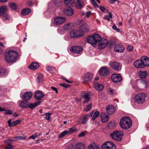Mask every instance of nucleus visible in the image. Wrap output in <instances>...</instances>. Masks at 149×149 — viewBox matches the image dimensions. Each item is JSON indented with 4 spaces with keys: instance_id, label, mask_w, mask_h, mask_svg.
<instances>
[{
    "instance_id": "25",
    "label": "nucleus",
    "mask_w": 149,
    "mask_h": 149,
    "mask_svg": "<svg viewBox=\"0 0 149 149\" xmlns=\"http://www.w3.org/2000/svg\"><path fill=\"white\" fill-rule=\"evenodd\" d=\"M94 88L97 91L102 90L104 88L103 85L97 82H95L93 84Z\"/></svg>"
},
{
    "instance_id": "12",
    "label": "nucleus",
    "mask_w": 149,
    "mask_h": 149,
    "mask_svg": "<svg viewBox=\"0 0 149 149\" xmlns=\"http://www.w3.org/2000/svg\"><path fill=\"white\" fill-rule=\"evenodd\" d=\"M115 52H123L125 50L124 47L121 44H116L114 47Z\"/></svg>"
},
{
    "instance_id": "5",
    "label": "nucleus",
    "mask_w": 149,
    "mask_h": 149,
    "mask_svg": "<svg viewBox=\"0 0 149 149\" xmlns=\"http://www.w3.org/2000/svg\"><path fill=\"white\" fill-rule=\"evenodd\" d=\"M7 8L6 6H3L0 7V16H3V20L6 21L10 19L9 16L7 14Z\"/></svg>"
},
{
    "instance_id": "6",
    "label": "nucleus",
    "mask_w": 149,
    "mask_h": 149,
    "mask_svg": "<svg viewBox=\"0 0 149 149\" xmlns=\"http://www.w3.org/2000/svg\"><path fill=\"white\" fill-rule=\"evenodd\" d=\"M146 95L143 93L140 94L135 96L134 98L135 101L139 104H141L144 101Z\"/></svg>"
},
{
    "instance_id": "24",
    "label": "nucleus",
    "mask_w": 149,
    "mask_h": 149,
    "mask_svg": "<svg viewBox=\"0 0 149 149\" xmlns=\"http://www.w3.org/2000/svg\"><path fill=\"white\" fill-rule=\"evenodd\" d=\"M138 75L141 78L145 79L148 75V73L146 70H140L139 72Z\"/></svg>"
},
{
    "instance_id": "64",
    "label": "nucleus",
    "mask_w": 149,
    "mask_h": 149,
    "mask_svg": "<svg viewBox=\"0 0 149 149\" xmlns=\"http://www.w3.org/2000/svg\"><path fill=\"white\" fill-rule=\"evenodd\" d=\"M104 18L105 19L108 21H109L110 20V19L109 18V17L107 15H105L104 16Z\"/></svg>"
},
{
    "instance_id": "38",
    "label": "nucleus",
    "mask_w": 149,
    "mask_h": 149,
    "mask_svg": "<svg viewBox=\"0 0 149 149\" xmlns=\"http://www.w3.org/2000/svg\"><path fill=\"white\" fill-rule=\"evenodd\" d=\"M67 134H68V132L67 130H65L59 134L58 138L59 139H61Z\"/></svg>"
},
{
    "instance_id": "41",
    "label": "nucleus",
    "mask_w": 149,
    "mask_h": 149,
    "mask_svg": "<svg viewBox=\"0 0 149 149\" xmlns=\"http://www.w3.org/2000/svg\"><path fill=\"white\" fill-rule=\"evenodd\" d=\"M88 149H99V147L95 144H91L88 146Z\"/></svg>"
},
{
    "instance_id": "15",
    "label": "nucleus",
    "mask_w": 149,
    "mask_h": 149,
    "mask_svg": "<svg viewBox=\"0 0 149 149\" xmlns=\"http://www.w3.org/2000/svg\"><path fill=\"white\" fill-rule=\"evenodd\" d=\"M134 66L136 68H143L145 67V64L140 60H137L134 63Z\"/></svg>"
},
{
    "instance_id": "49",
    "label": "nucleus",
    "mask_w": 149,
    "mask_h": 149,
    "mask_svg": "<svg viewBox=\"0 0 149 149\" xmlns=\"http://www.w3.org/2000/svg\"><path fill=\"white\" fill-rule=\"evenodd\" d=\"M52 113H46L45 115L46 116L45 119H47L48 121H49L50 120V117L51 116Z\"/></svg>"
},
{
    "instance_id": "30",
    "label": "nucleus",
    "mask_w": 149,
    "mask_h": 149,
    "mask_svg": "<svg viewBox=\"0 0 149 149\" xmlns=\"http://www.w3.org/2000/svg\"><path fill=\"white\" fill-rule=\"evenodd\" d=\"M27 101L25 100H22L19 104V106L22 108H26L28 107V104H27L26 103Z\"/></svg>"
},
{
    "instance_id": "36",
    "label": "nucleus",
    "mask_w": 149,
    "mask_h": 149,
    "mask_svg": "<svg viewBox=\"0 0 149 149\" xmlns=\"http://www.w3.org/2000/svg\"><path fill=\"white\" fill-rule=\"evenodd\" d=\"M70 24L68 23L63 26V29L65 31H68L70 29Z\"/></svg>"
},
{
    "instance_id": "29",
    "label": "nucleus",
    "mask_w": 149,
    "mask_h": 149,
    "mask_svg": "<svg viewBox=\"0 0 149 149\" xmlns=\"http://www.w3.org/2000/svg\"><path fill=\"white\" fill-rule=\"evenodd\" d=\"M31 11L30 9L26 8L22 10L21 12V15H28L30 13Z\"/></svg>"
},
{
    "instance_id": "9",
    "label": "nucleus",
    "mask_w": 149,
    "mask_h": 149,
    "mask_svg": "<svg viewBox=\"0 0 149 149\" xmlns=\"http://www.w3.org/2000/svg\"><path fill=\"white\" fill-rule=\"evenodd\" d=\"M66 21L65 17H57L54 19V23L56 25H58Z\"/></svg>"
},
{
    "instance_id": "51",
    "label": "nucleus",
    "mask_w": 149,
    "mask_h": 149,
    "mask_svg": "<svg viewBox=\"0 0 149 149\" xmlns=\"http://www.w3.org/2000/svg\"><path fill=\"white\" fill-rule=\"evenodd\" d=\"M5 115L6 114H13V111L10 110H6L5 109Z\"/></svg>"
},
{
    "instance_id": "53",
    "label": "nucleus",
    "mask_w": 149,
    "mask_h": 149,
    "mask_svg": "<svg viewBox=\"0 0 149 149\" xmlns=\"http://www.w3.org/2000/svg\"><path fill=\"white\" fill-rule=\"evenodd\" d=\"M59 85L60 86H62L63 87H65V88H68L70 86L69 85H68V84H67L65 83H60L59 84Z\"/></svg>"
},
{
    "instance_id": "37",
    "label": "nucleus",
    "mask_w": 149,
    "mask_h": 149,
    "mask_svg": "<svg viewBox=\"0 0 149 149\" xmlns=\"http://www.w3.org/2000/svg\"><path fill=\"white\" fill-rule=\"evenodd\" d=\"M44 76L42 74H40L38 77L37 82L38 83L42 81Z\"/></svg>"
},
{
    "instance_id": "26",
    "label": "nucleus",
    "mask_w": 149,
    "mask_h": 149,
    "mask_svg": "<svg viewBox=\"0 0 149 149\" xmlns=\"http://www.w3.org/2000/svg\"><path fill=\"white\" fill-rule=\"evenodd\" d=\"M88 115H84L82 116L80 118L79 122L81 123H85L88 120Z\"/></svg>"
},
{
    "instance_id": "3",
    "label": "nucleus",
    "mask_w": 149,
    "mask_h": 149,
    "mask_svg": "<svg viewBox=\"0 0 149 149\" xmlns=\"http://www.w3.org/2000/svg\"><path fill=\"white\" fill-rule=\"evenodd\" d=\"M132 121L128 117H122L120 119L119 124L121 127L124 130L129 129L132 126Z\"/></svg>"
},
{
    "instance_id": "31",
    "label": "nucleus",
    "mask_w": 149,
    "mask_h": 149,
    "mask_svg": "<svg viewBox=\"0 0 149 149\" xmlns=\"http://www.w3.org/2000/svg\"><path fill=\"white\" fill-rule=\"evenodd\" d=\"M104 116H102V114L101 115V121L103 123H106L108 121L109 119V117L108 116L103 115Z\"/></svg>"
},
{
    "instance_id": "17",
    "label": "nucleus",
    "mask_w": 149,
    "mask_h": 149,
    "mask_svg": "<svg viewBox=\"0 0 149 149\" xmlns=\"http://www.w3.org/2000/svg\"><path fill=\"white\" fill-rule=\"evenodd\" d=\"M33 93L31 92H26L22 95V99L28 101L32 97Z\"/></svg>"
},
{
    "instance_id": "43",
    "label": "nucleus",
    "mask_w": 149,
    "mask_h": 149,
    "mask_svg": "<svg viewBox=\"0 0 149 149\" xmlns=\"http://www.w3.org/2000/svg\"><path fill=\"white\" fill-rule=\"evenodd\" d=\"M76 129L74 127L71 128L69 129V130L67 131L68 134H71V133L74 132L76 131Z\"/></svg>"
},
{
    "instance_id": "32",
    "label": "nucleus",
    "mask_w": 149,
    "mask_h": 149,
    "mask_svg": "<svg viewBox=\"0 0 149 149\" xmlns=\"http://www.w3.org/2000/svg\"><path fill=\"white\" fill-rule=\"evenodd\" d=\"M83 97L85 98V100L84 101V103H87L89 101L90 98L89 97L88 93H84L83 95Z\"/></svg>"
},
{
    "instance_id": "28",
    "label": "nucleus",
    "mask_w": 149,
    "mask_h": 149,
    "mask_svg": "<svg viewBox=\"0 0 149 149\" xmlns=\"http://www.w3.org/2000/svg\"><path fill=\"white\" fill-rule=\"evenodd\" d=\"M39 66L38 63L33 62L29 66L28 68L31 70H34L36 69Z\"/></svg>"
},
{
    "instance_id": "59",
    "label": "nucleus",
    "mask_w": 149,
    "mask_h": 149,
    "mask_svg": "<svg viewBox=\"0 0 149 149\" xmlns=\"http://www.w3.org/2000/svg\"><path fill=\"white\" fill-rule=\"evenodd\" d=\"M51 88L52 90H53V91L56 92V93H58V91L57 89L56 88L52 86L51 87Z\"/></svg>"
},
{
    "instance_id": "61",
    "label": "nucleus",
    "mask_w": 149,
    "mask_h": 149,
    "mask_svg": "<svg viewBox=\"0 0 149 149\" xmlns=\"http://www.w3.org/2000/svg\"><path fill=\"white\" fill-rule=\"evenodd\" d=\"M37 137L38 136L37 135H32L31 136H30L29 138L35 139L36 138H37Z\"/></svg>"
},
{
    "instance_id": "16",
    "label": "nucleus",
    "mask_w": 149,
    "mask_h": 149,
    "mask_svg": "<svg viewBox=\"0 0 149 149\" xmlns=\"http://www.w3.org/2000/svg\"><path fill=\"white\" fill-rule=\"evenodd\" d=\"M79 30L82 33V35L83 36L84 32L88 31L89 29L87 25L85 23L83 24L80 26Z\"/></svg>"
},
{
    "instance_id": "40",
    "label": "nucleus",
    "mask_w": 149,
    "mask_h": 149,
    "mask_svg": "<svg viewBox=\"0 0 149 149\" xmlns=\"http://www.w3.org/2000/svg\"><path fill=\"white\" fill-rule=\"evenodd\" d=\"M10 7L12 10H16L17 8V6L15 3H10Z\"/></svg>"
},
{
    "instance_id": "14",
    "label": "nucleus",
    "mask_w": 149,
    "mask_h": 149,
    "mask_svg": "<svg viewBox=\"0 0 149 149\" xmlns=\"http://www.w3.org/2000/svg\"><path fill=\"white\" fill-rule=\"evenodd\" d=\"M110 66L113 68L115 70L119 71L120 70L121 67L120 64L116 62H111L110 64Z\"/></svg>"
},
{
    "instance_id": "46",
    "label": "nucleus",
    "mask_w": 149,
    "mask_h": 149,
    "mask_svg": "<svg viewBox=\"0 0 149 149\" xmlns=\"http://www.w3.org/2000/svg\"><path fill=\"white\" fill-rule=\"evenodd\" d=\"M115 91L114 90L111 88H109L108 90V93L109 94L113 95L114 94Z\"/></svg>"
},
{
    "instance_id": "62",
    "label": "nucleus",
    "mask_w": 149,
    "mask_h": 149,
    "mask_svg": "<svg viewBox=\"0 0 149 149\" xmlns=\"http://www.w3.org/2000/svg\"><path fill=\"white\" fill-rule=\"evenodd\" d=\"M100 10L103 12H104V10H105V8L104 7L102 6H100Z\"/></svg>"
},
{
    "instance_id": "58",
    "label": "nucleus",
    "mask_w": 149,
    "mask_h": 149,
    "mask_svg": "<svg viewBox=\"0 0 149 149\" xmlns=\"http://www.w3.org/2000/svg\"><path fill=\"white\" fill-rule=\"evenodd\" d=\"M67 149H76L75 147L72 145H70L68 146Z\"/></svg>"
},
{
    "instance_id": "50",
    "label": "nucleus",
    "mask_w": 149,
    "mask_h": 149,
    "mask_svg": "<svg viewBox=\"0 0 149 149\" xmlns=\"http://www.w3.org/2000/svg\"><path fill=\"white\" fill-rule=\"evenodd\" d=\"M87 133L86 131H84L81 132L78 135L79 137H82L84 136Z\"/></svg>"
},
{
    "instance_id": "60",
    "label": "nucleus",
    "mask_w": 149,
    "mask_h": 149,
    "mask_svg": "<svg viewBox=\"0 0 149 149\" xmlns=\"http://www.w3.org/2000/svg\"><path fill=\"white\" fill-rule=\"evenodd\" d=\"M91 13V11H88L87 12L86 14V16L87 17H90Z\"/></svg>"
},
{
    "instance_id": "48",
    "label": "nucleus",
    "mask_w": 149,
    "mask_h": 149,
    "mask_svg": "<svg viewBox=\"0 0 149 149\" xmlns=\"http://www.w3.org/2000/svg\"><path fill=\"white\" fill-rule=\"evenodd\" d=\"M61 2V0H54L53 1V3L55 5H59Z\"/></svg>"
},
{
    "instance_id": "2",
    "label": "nucleus",
    "mask_w": 149,
    "mask_h": 149,
    "mask_svg": "<svg viewBox=\"0 0 149 149\" xmlns=\"http://www.w3.org/2000/svg\"><path fill=\"white\" fill-rule=\"evenodd\" d=\"M17 52L14 50H10L5 53V59L8 63H13L17 61Z\"/></svg>"
},
{
    "instance_id": "39",
    "label": "nucleus",
    "mask_w": 149,
    "mask_h": 149,
    "mask_svg": "<svg viewBox=\"0 0 149 149\" xmlns=\"http://www.w3.org/2000/svg\"><path fill=\"white\" fill-rule=\"evenodd\" d=\"M115 126V123L114 122H110L108 124V126L109 128L111 129L113 128Z\"/></svg>"
},
{
    "instance_id": "52",
    "label": "nucleus",
    "mask_w": 149,
    "mask_h": 149,
    "mask_svg": "<svg viewBox=\"0 0 149 149\" xmlns=\"http://www.w3.org/2000/svg\"><path fill=\"white\" fill-rule=\"evenodd\" d=\"M102 149H116V148H113V149H112L110 147H108L106 146H103V144L102 146Z\"/></svg>"
},
{
    "instance_id": "8",
    "label": "nucleus",
    "mask_w": 149,
    "mask_h": 149,
    "mask_svg": "<svg viewBox=\"0 0 149 149\" xmlns=\"http://www.w3.org/2000/svg\"><path fill=\"white\" fill-rule=\"evenodd\" d=\"M93 78V75L90 72H88L84 76L83 80V83H86L88 81H91Z\"/></svg>"
},
{
    "instance_id": "4",
    "label": "nucleus",
    "mask_w": 149,
    "mask_h": 149,
    "mask_svg": "<svg viewBox=\"0 0 149 149\" xmlns=\"http://www.w3.org/2000/svg\"><path fill=\"white\" fill-rule=\"evenodd\" d=\"M110 135L113 139L120 141L122 139L123 133L122 131H114L113 133L111 134Z\"/></svg>"
},
{
    "instance_id": "35",
    "label": "nucleus",
    "mask_w": 149,
    "mask_h": 149,
    "mask_svg": "<svg viewBox=\"0 0 149 149\" xmlns=\"http://www.w3.org/2000/svg\"><path fill=\"white\" fill-rule=\"evenodd\" d=\"M11 120H12L11 119H10L8 121V126L10 127H14L16 125L15 123V121H14L11 123Z\"/></svg>"
},
{
    "instance_id": "47",
    "label": "nucleus",
    "mask_w": 149,
    "mask_h": 149,
    "mask_svg": "<svg viewBox=\"0 0 149 149\" xmlns=\"http://www.w3.org/2000/svg\"><path fill=\"white\" fill-rule=\"evenodd\" d=\"M6 72V70L4 68L0 69V75L3 76L4 75Z\"/></svg>"
},
{
    "instance_id": "63",
    "label": "nucleus",
    "mask_w": 149,
    "mask_h": 149,
    "mask_svg": "<svg viewBox=\"0 0 149 149\" xmlns=\"http://www.w3.org/2000/svg\"><path fill=\"white\" fill-rule=\"evenodd\" d=\"M94 114V111H92L90 114H87L86 115H88V117H91Z\"/></svg>"
},
{
    "instance_id": "54",
    "label": "nucleus",
    "mask_w": 149,
    "mask_h": 149,
    "mask_svg": "<svg viewBox=\"0 0 149 149\" xmlns=\"http://www.w3.org/2000/svg\"><path fill=\"white\" fill-rule=\"evenodd\" d=\"M92 3L94 5L95 7H98L99 6L98 4L96 3L95 0H91Z\"/></svg>"
},
{
    "instance_id": "21",
    "label": "nucleus",
    "mask_w": 149,
    "mask_h": 149,
    "mask_svg": "<svg viewBox=\"0 0 149 149\" xmlns=\"http://www.w3.org/2000/svg\"><path fill=\"white\" fill-rule=\"evenodd\" d=\"M141 59L145 64V67L149 66V58L148 57L143 56L141 57Z\"/></svg>"
},
{
    "instance_id": "11",
    "label": "nucleus",
    "mask_w": 149,
    "mask_h": 149,
    "mask_svg": "<svg viewBox=\"0 0 149 149\" xmlns=\"http://www.w3.org/2000/svg\"><path fill=\"white\" fill-rule=\"evenodd\" d=\"M112 81L115 83L120 82L122 80V77L119 74H113L111 77Z\"/></svg>"
},
{
    "instance_id": "22",
    "label": "nucleus",
    "mask_w": 149,
    "mask_h": 149,
    "mask_svg": "<svg viewBox=\"0 0 149 149\" xmlns=\"http://www.w3.org/2000/svg\"><path fill=\"white\" fill-rule=\"evenodd\" d=\"M106 109L108 114H113L115 111V109L114 107L112 105L107 106Z\"/></svg>"
},
{
    "instance_id": "1",
    "label": "nucleus",
    "mask_w": 149,
    "mask_h": 149,
    "mask_svg": "<svg viewBox=\"0 0 149 149\" xmlns=\"http://www.w3.org/2000/svg\"><path fill=\"white\" fill-rule=\"evenodd\" d=\"M87 42L92 45L98 44V48L99 49L104 48L106 46L108 41L106 39L102 40L101 36L97 34H93V36H88L87 39Z\"/></svg>"
},
{
    "instance_id": "45",
    "label": "nucleus",
    "mask_w": 149,
    "mask_h": 149,
    "mask_svg": "<svg viewBox=\"0 0 149 149\" xmlns=\"http://www.w3.org/2000/svg\"><path fill=\"white\" fill-rule=\"evenodd\" d=\"M92 106V104L91 103L87 105V107L84 109V111H89L91 109Z\"/></svg>"
},
{
    "instance_id": "20",
    "label": "nucleus",
    "mask_w": 149,
    "mask_h": 149,
    "mask_svg": "<svg viewBox=\"0 0 149 149\" xmlns=\"http://www.w3.org/2000/svg\"><path fill=\"white\" fill-rule=\"evenodd\" d=\"M44 96L43 93L40 91H37L35 94V99L38 100H40L41 98Z\"/></svg>"
},
{
    "instance_id": "10",
    "label": "nucleus",
    "mask_w": 149,
    "mask_h": 149,
    "mask_svg": "<svg viewBox=\"0 0 149 149\" xmlns=\"http://www.w3.org/2000/svg\"><path fill=\"white\" fill-rule=\"evenodd\" d=\"M70 50L72 53L79 54L82 50L83 49L82 47L80 46H75L71 47Z\"/></svg>"
},
{
    "instance_id": "42",
    "label": "nucleus",
    "mask_w": 149,
    "mask_h": 149,
    "mask_svg": "<svg viewBox=\"0 0 149 149\" xmlns=\"http://www.w3.org/2000/svg\"><path fill=\"white\" fill-rule=\"evenodd\" d=\"M14 139L15 140H25L26 139V137L25 136L22 137L19 136H17L14 137Z\"/></svg>"
},
{
    "instance_id": "7",
    "label": "nucleus",
    "mask_w": 149,
    "mask_h": 149,
    "mask_svg": "<svg viewBox=\"0 0 149 149\" xmlns=\"http://www.w3.org/2000/svg\"><path fill=\"white\" fill-rule=\"evenodd\" d=\"M82 33L79 30H73L71 31L70 33V37L71 38H76L82 36Z\"/></svg>"
},
{
    "instance_id": "55",
    "label": "nucleus",
    "mask_w": 149,
    "mask_h": 149,
    "mask_svg": "<svg viewBox=\"0 0 149 149\" xmlns=\"http://www.w3.org/2000/svg\"><path fill=\"white\" fill-rule=\"evenodd\" d=\"M7 144L8 145V146H6L5 147L6 149H12V146L11 145L10 143H8Z\"/></svg>"
},
{
    "instance_id": "33",
    "label": "nucleus",
    "mask_w": 149,
    "mask_h": 149,
    "mask_svg": "<svg viewBox=\"0 0 149 149\" xmlns=\"http://www.w3.org/2000/svg\"><path fill=\"white\" fill-rule=\"evenodd\" d=\"M74 1V0H64V2L67 6H70Z\"/></svg>"
},
{
    "instance_id": "44",
    "label": "nucleus",
    "mask_w": 149,
    "mask_h": 149,
    "mask_svg": "<svg viewBox=\"0 0 149 149\" xmlns=\"http://www.w3.org/2000/svg\"><path fill=\"white\" fill-rule=\"evenodd\" d=\"M99 112L98 111H95L92 118V119L93 120H95L96 118L99 116Z\"/></svg>"
},
{
    "instance_id": "18",
    "label": "nucleus",
    "mask_w": 149,
    "mask_h": 149,
    "mask_svg": "<svg viewBox=\"0 0 149 149\" xmlns=\"http://www.w3.org/2000/svg\"><path fill=\"white\" fill-rule=\"evenodd\" d=\"M74 3L75 7L77 8L80 9L82 8L84 5V2L82 1L79 0H74Z\"/></svg>"
},
{
    "instance_id": "23",
    "label": "nucleus",
    "mask_w": 149,
    "mask_h": 149,
    "mask_svg": "<svg viewBox=\"0 0 149 149\" xmlns=\"http://www.w3.org/2000/svg\"><path fill=\"white\" fill-rule=\"evenodd\" d=\"M40 101L36 102L34 103H31L28 104V107L31 109H34L36 107L40 105L41 103Z\"/></svg>"
},
{
    "instance_id": "27",
    "label": "nucleus",
    "mask_w": 149,
    "mask_h": 149,
    "mask_svg": "<svg viewBox=\"0 0 149 149\" xmlns=\"http://www.w3.org/2000/svg\"><path fill=\"white\" fill-rule=\"evenodd\" d=\"M103 144V146H106L108 147H110L112 149H113V148H116V145L112 141H107L104 143Z\"/></svg>"
},
{
    "instance_id": "34",
    "label": "nucleus",
    "mask_w": 149,
    "mask_h": 149,
    "mask_svg": "<svg viewBox=\"0 0 149 149\" xmlns=\"http://www.w3.org/2000/svg\"><path fill=\"white\" fill-rule=\"evenodd\" d=\"M76 149H84L85 147L83 144L81 143H79L76 145Z\"/></svg>"
},
{
    "instance_id": "19",
    "label": "nucleus",
    "mask_w": 149,
    "mask_h": 149,
    "mask_svg": "<svg viewBox=\"0 0 149 149\" xmlns=\"http://www.w3.org/2000/svg\"><path fill=\"white\" fill-rule=\"evenodd\" d=\"M65 15L68 16H72L74 13L71 7H68L66 8L64 12Z\"/></svg>"
},
{
    "instance_id": "57",
    "label": "nucleus",
    "mask_w": 149,
    "mask_h": 149,
    "mask_svg": "<svg viewBox=\"0 0 149 149\" xmlns=\"http://www.w3.org/2000/svg\"><path fill=\"white\" fill-rule=\"evenodd\" d=\"M52 67L48 66L47 67L46 69L48 71L50 72L52 70Z\"/></svg>"
},
{
    "instance_id": "13",
    "label": "nucleus",
    "mask_w": 149,
    "mask_h": 149,
    "mask_svg": "<svg viewBox=\"0 0 149 149\" xmlns=\"http://www.w3.org/2000/svg\"><path fill=\"white\" fill-rule=\"evenodd\" d=\"M99 72L100 75L106 76L109 74V72L107 67H104L100 69Z\"/></svg>"
},
{
    "instance_id": "56",
    "label": "nucleus",
    "mask_w": 149,
    "mask_h": 149,
    "mask_svg": "<svg viewBox=\"0 0 149 149\" xmlns=\"http://www.w3.org/2000/svg\"><path fill=\"white\" fill-rule=\"evenodd\" d=\"M127 50L130 51H131L133 50V47L130 45H129L127 47Z\"/></svg>"
}]
</instances>
